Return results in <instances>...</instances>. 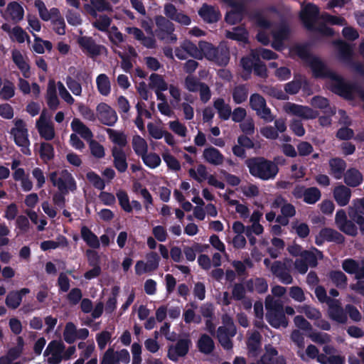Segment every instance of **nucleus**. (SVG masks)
<instances>
[{"label": "nucleus", "mask_w": 364, "mask_h": 364, "mask_svg": "<svg viewBox=\"0 0 364 364\" xmlns=\"http://www.w3.org/2000/svg\"><path fill=\"white\" fill-rule=\"evenodd\" d=\"M85 255L90 267H100V257L96 250L87 249Z\"/></svg>", "instance_id": "338daca9"}, {"label": "nucleus", "mask_w": 364, "mask_h": 364, "mask_svg": "<svg viewBox=\"0 0 364 364\" xmlns=\"http://www.w3.org/2000/svg\"><path fill=\"white\" fill-rule=\"evenodd\" d=\"M112 23V19L107 15H100L99 18L92 23V26L98 31L106 32Z\"/></svg>", "instance_id": "bf43d9fd"}, {"label": "nucleus", "mask_w": 364, "mask_h": 364, "mask_svg": "<svg viewBox=\"0 0 364 364\" xmlns=\"http://www.w3.org/2000/svg\"><path fill=\"white\" fill-rule=\"evenodd\" d=\"M293 51L311 68L313 75L316 78H328L331 80L332 75L336 73L330 70L318 58L313 55L306 44H297L293 48Z\"/></svg>", "instance_id": "f257e3e1"}, {"label": "nucleus", "mask_w": 364, "mask_h": 364, "mask_svg": "<svg viewBox=\"0 0 364 364\" xmlns=\"http://www.w3.org/2000/svg\"><path fill=\"white\" fill-rule=\"evenodd\" d=\"M350 213L356 214L357 215H363L364 216V198H357L353 200V206L349 207L348 210V216L350 217Z\"/></svg>", "instance_id": "774afa93"}, {"label": "nucleus", "mask_w": 364, "mask_h": 364, "mask_svg": "<svg viewBox=\"0 0 364 364\" xmlns=\"http://www.w3.org/2000/svg\"><path fill=\"white\" fill-rule=\"evenodd\" d=\"M311 104L315 108L323 109L325 114L333 115L336 113V112L333 110L330 106L328 100L326 97L321 96H314L311 99Z\"/></svg>", "instance_id": "ea45409f"}, {"label": "nucleus", "mask_w": 364, "mask_h": 364, "mask_svg": "<svg viewBox=\"0 0 364 364\" xmlns=\"http://www.w3.org/2000/svg\"><path fill=\"white\" fill-rule=\"evenodd\" d=\"M252 56L256 61V63L252 70L254 74L261 78H267L268 75L266 65L260 60L259 55L257 54V53L252 52Z\"/></svg>", "instance_id": "09e8293b"}, {"label": "nucleus", "mask_w": 364, "mask_h": 364, "mask_svg": "<svg viewBox=\"0 0 364 364\" xmlns=\"http://www.w3.org/2000/svg\"><path fill=\"white\" fill-rule=\"evenodd\" d=\"M150 82L149 86L151 89L155 90L166 91L168 89V85L164 77L157 73H152L149 77Z\"/></svg>", "instance_id": "49530a36"}, {"label": "nucleus", "mask_w": 364, "mask_h": 364, "mask_svg": "<svg viewBox=\"0 0 364 364\" xmlns=\"http://www.w3.org/2000/svg\"><path fill=\"white\" fill-rule=\"evenodd\" d=\"M236 329L234 326H220L218 329V338L222 347L225 350H230L233 347L230 337L235 335Z\"/></svg>", "instance_id": "f3484780"}, {"label": "nucleus", "mask_w": 364, "mask_h": 364, "mask_svg": "<svg viewBox=\"0 0 364 364\" xmlns=\"http://www.w3.org/2000/svg\"><path fill=\"white\" fill-rule=\"evenodd\" d=\"M267 105L266 100L261 95L258 93H254L251 95L250 97V106L252 109L255 112H258L259 109Z\"/></svg>", "instance_id": "052dcab7"}, {"label": "nucleus", "mask_w": 364, "mask_h": 364, "mask_svg": "<svg viewBox=\"0 0 364 364\" xmlns=\"http://www.w3.org/2000/svg\"><path fill=\"white\" fill-rule=\"evenodd\" d=\"M15 95L14 84L10 80H5L2 88L0 90V97L4 100H9Z\"/></svg>", "instance_id": "4d7b16f0"}, {"label": "nucleus", "mask_w": 364, "mask_h": 364, "mask_svg": "<svg viewBox=\"0 0 364 364\" xmlns=\"http://www.w3.org/2000/svg\"><path fill=\"white\" fill-rule=\"evenodd\" d=\"M81 238L86 245L92 249H98L100 247V240L97 236L86 225L80 228Z\"/></svg>", "instance_id": "a878e982"}, {"label": "nucleus", "mask_w": 364, "mask_h": 364, "mask_svg": "<svg viewBox=\"0 0 364 364\" xmlns=\"http://www.w3.org/2000/svg\"><path fill=\"white\" fill-rule=\"evenodd\" d=\"M330 90L334 94L346 100H353L356 95H360L363 88L356 82L347 81L342 76L336 73L332 75Z\"/></svg>", "instance_id": "7ed1b4c3"}, {"label": "nucleus", "mask_w": 364, "mask_h": 364, "mask_svg": "<svg viewBox=\"0 0 364 364\" xmlns=\"http://www.w3.org/2000/svg\"><path fill=\"white\" fill-rule=\"evenodd\" d=\"M11 134L14 136L15 144L17 146H21L23 148L21 151L25 154L29 155L31 152L28 149L30 141L28 139V130L21 131Z\"/></svg>", "instance_id": "f704fd0d"}, {"label": "nucleus", "mask_w": 364, "mask_h": 364, "mask_svg": "<svg viewBox=\"0 0 364 364\" xmlns=\"http://www.w3.org/2000/svg\"><path fill=\"white\" fill-rule=\"evenodd\" d=\"M333 197L340 206L346 205L351 197V191L344 185L336 186L333 190Z\"/></svg>", "instance_id": "b1692460"}, {"label": "nucleus", "mask_w": 364, "mask_h": 364, "mask_svg": "<svg viewBox=\"0 0 364 364\" xmlns=\"http://www.w3.org/2000/svg\"><path fill=\"white\" fill-rule=\"evenodd\" d=\"M191 344V341L188 338L179 339L174 346H170L167 357L171 360L176 362L178 357H183L188 353Z\"/></svg>", "instance_id": "ddd939ff"}, {"label": "nucleus", "mask_w": 364, "mask_h": 364, "mask_svg": "<svg viewBox=\"0 0 364 364\" xmlns=\"http://www.w3.org/2000/svg\"><path fill=\"white\" fill-rule=\"evenodd\" d=\"M77 329L75 325L72 322L66 323L64 331L63 338L64 341L69 344L73 343L77 338Z\"/></svg>", "instance_id": "3c124183"}, {"label": "nucleus", "mask_w": 364, "mask_h": 364, "mask_svg": "<svg viewBox=\"0 0 364 364\" xmlns=\"http://www.w3.org/2000/svg\"><path fill=\"white\" fill-rule=\"evenodd\" d=\"M65 345L60 341H52L48 345L44 355L46 356L50 353H63L65 350Z\"/></svg>", "instance_id": "680f3d73"}, {"label": "nucleus", "mask_w": 364, "mask_h": 364, "mask_svg": "<svg viewBox=\"0 0 364 364\" xmlns=\"http://www.w3.org/2000/svg\"><path fill=\"white\" fill-rule=\"evenodd\" d=\"M65 82L69 90L76 96L81 95L82 93V83L79 82L75 78H72L70 76H67Z\"/></svg>", "instance_id": "0e129e2a"}, {"label": "nucleus", "mask_w": 364, "mask_h": 364, "mask_svg": "<svg viewBox=\"0 0 364 364\" xmlns=\"http://www.w3.org/2000/svg\"><path fill=\"white\" fill-rule=\"evenodd\" d=\"M266 320L273 328H279L281 326L286 328L288 326V320L284 314L283 304L274 301L271 304H266Z\"/></svg>", "instance_id": "39448f33"}, {"label": "nucleus", "mask_w": 364, "mask_h": 364, "mask_svg": "<svg viewBox=\"0 0 364 364\" xmlns=\"http://www.w3.org/2000/svg\"><path fill=\"white\" fill-rule=\"evenodd\" d=\"M113 165L119 173H124L128 168L127 155L123 149L114 146L112 149Z\"/></svg>", "instance_id": "a211bd4d"}, {"label": "nucleus", "mask_w": 364, "mask_h": 364, "mask_svg": "<svg viewBox=\"0 0 364 364\" xmlns=\"http://www.w3.org/2000/svg\"><path fill=\"white\" fill-rule=\"evenodd\" d=\"M116 196L122 209L127 213H132V207L130 204L127 193L124 190H119L117 192Z\"/></svg>", "instance_id": "5fc2aeb1"}, {"label": "nucleus", "mask_w": 364, "mask_h": 364, "mask_svg": "<svg viewBox=\"0 0 364 364\" xmlns=\"http://www.w3.org/2000/svg\"><path fill=\"white\" fill-rule=\"evenodd\" d=\"M97 87L99 92L103 96H107L111 92V85L106 74H100L96 79Z\"/></svg>", "instance_id": "37998d69"}, {"label": "nucleus", "mask_w": 364, "mask_h": 364, "mask_svg": "<svg viewBox=\"0 0 364 364\" xmlns=\"http://www.w3.org/2000/svg\"><path fill=\"white\" fill-rule=\"evenodd\" d=\"M184 50H186V53L190 56L201 60L203 55V51L201 49L200 46V42L198 43V46H197L195 43L191 42V41H184L181 46Z\"/></svg>", "instance_id": "c9c22d12"}, {"label": "nucleus", "mask_w": 364, "mask_h": 364, "mask_svg": "<svg viewBox=\"0 0 364 364\" xmlns=\"http://www.w3.org/2000/svg\"><path fill=\"white\" fill-rule=\"evenodd\" d=\"M200 46L204 57L220 66H225L230 61V50L225 43L214 46L212 43L200 41Z\"/></svg>", "instance_id": "20e7f679"}, {"label": "nucleus", "mask_w": 364, "mask_h": 364, "mask_svg": "<svg viewBox=\"0 0 364 364\" xmlns=\"http://www.w3.org/2000/svg\"><path fill=\"white\" fill-rule=\"evenodd\" d=\"M226 37L231 40L240 42L247 41V32L245 28L242 27H236L232 31H228Z\"/></svg>", "instance_id": "864d4df0"}, {"label": "nucleus", "mask_w": 364, "mask_h": 364, "mask_svg": "<svg viewBox=\"0 0 364 364\" xmlns=\"http://www.w3.org/2000/svg\"><path fill=\"white\" fill-rule=\"evenodd\" d=\"M198 15L204 21L209 23L217 22L221 17L220 12L214 6L203 4L198 11Z\"/></svg>", "instance_id": "412c9836"}, {"label": "nucleus", "mask_w": 364, "mask_h": 364, "mask_svg": "<svg viewBox=\"0 0 364 364\" xmlns=\"http://www.w3.org/2000/svg\"><path fill=\"white\" fill-rule=\"evenodd\" d=\"M213 107L217 110L220 119L225 121L230 119L232 113L231 107L225 103L223 98L218 97L215 100Z\"/></svg>", "instance_id": "c756f323"}, {"label": "nucleus", "mask_w": 364, "mask_h": 364, "mask_svg": "<svg viewBox=\"0 0 364 364\" xmlns=\"http://www.w3.org/2000/svg\"><path fill=\"white\" fill-rule=\"evenodd\" d=\"M203 157L207 162L215 166L222 164L224 160V156L221 152L213 146L204 149Z\"/></svg>", "instance_id": "cd10ccee"}, {"label": "nucleus", "mask_w": 364, "mask_h": 364, "mask_svg": "<svg viewBox=\"0 0 364 364\" xmlns=\"http://www.w3.org/2000/svg\"><path fill=\"white\" fill-rule=\"evenodd\" d=\"M60 176L55 182L54 186H57L58 191L63 193H69V191L73 192L77 189L76 181L67 169H63L60 173Z\"/></svg>", "instance_id": "f8f14e48"}, {"label": "nucleus", "mask_w": 364, "mask_h": 364, "mask_svg": "<svg viewBox=\"0 0 364 364\" xmlns=\"http://www.w3.org/2000/svg\"><path fill=\"white\" fill-rule=\"evenodd\" d=\"M265 352L261 356L259 363L260 364H274L277 358L279 356L278 350L271 345H266Z\"/></svg>", "instance_id": "79ce46f5"}, {"label": "nucleus", "mask_w": 364, "mask_h": 364, "mask_svg": "<svg viewBox=\"0 0 364 364\" xmlns=\"http://www.w3.org/2000/svg\"><path fill=\"white\" fill-rule=\"evenodd\" d=\"M107 133L112 141L115 144H117L119 146V148L122 149L127 145V138L123 132H119L112 129H107Z\"/></svg>", "instance_id": "8fccbe9b"}, {"label": "nucleus", "mask_w": 364, "mask_h": 364, "mask_svg": "<svg viewBox=\"0 0 364 364\" xmlns=\"http://www.w3.org/2000/svg\"><path fill=\"white\" fill-rule=\"evenodd\" d=\"M78 44L83 50L92 55H98L100 53V46L92 37L82 36L80 38Z\"/></svg>", "instance_id": "bb28decb"}, {"label": "nucleus", "mask_w": 364, "mask_h": 364, "mask_svg": "<svg viewBox=\"0 0 364 364\" xmlns=\"http://www.w3.org/2000/svg\"><path fill=\"white\" fill-rule=\"evenodd\" d=\"M132 148L135 154L141 158L148 151V145L146 140L139 135L133 136Z\"/></svg>", "instance_id": "a18cd8bd"}, {"label": "nucleus", "mask_w": 364, "mask_h": 364, "mask_svg": "<svg viewBox=\"0 0 364 364\" xmlns=\"http://www.w3.org/2000/svg\"><path fill=\"white\" fill-rule=\"evenodd\" d=\"M43 110L36 122V127L40 136L47 141H50L55 137V130L53 124L47 122Z\"/></svg>", "instance_id": "dca6fc26"}, {"label": "nucleus", "mask_w": 364, "mask_h": 364, "mask_svg": "<svg viewBox=\"0 0 364 364\" xmlns=\"http://www.w3.org/2000/svg\"><path fill=\"white\" fill-rule=\"evenodd\" d=\"M328 316L329 318L338 323L344 324L348 321L346 310L341 306L338 299H329L328 304Z\"/></svg>", "instance_id": "9d476101"}, {"label": "nucleus", "mask_w": 364, "mask_h": 364, "mask_svg": "<svg viewBox=\"0 0 364 364\" xmlns=\"http://www.w3.org/2000/svg\"><path fill=\"white\" fill-rule=\"evenodd\" d=\"M146 262H145L146 266L149 272H153L158 269L160 257L156 252H151L146 255Z\"/></svg>", "instance_id": "e2e57ef3"}, {"label": "nucleus", "mask_w": 364, "mask_h": 364, "mask_svg": "<svg viewBox=\"0 0 364 364\" xmlns=\"http://www.w3.org/2000/svg\"><path fill=\"white\" fill-rule=\"evenodd\" d=\"M68 71L72 78H75L79 82L82 83L83 85L87 86L92 83V77L86 70L83 69L78 70L75 67L71 66Z\"/></svg>", "instance_id": "72a5a7b5"}, {"label": "nucleus", "mask_w": 364, "mask_h": 364, "mask_svg": "<svg viewBox=\"0 0 364 364\" xmlns=\"http://www.w3.org/2000/svg\"><path fill=\"white\" fill-rule=\"evenodd\" d=\"M270 271L282 284H290L293 282L289 269L284 262L278 260L274 261L270 267Z\"/></svg>", "instance_id": "4468645a"}, {"label": "nucleus", "mask_w": 364, "mask_h": 364, "mask_svg": "<svg viewBox=\"0 0 364 364\" xmlns=\"http://www.w3.org/2000/svg\"><path fill=\"white\" fill-rule=\"evenodd\" d=\"M255 63L256 61L254 58H252V55L250 56H244L241 58L240 65L245 72V73L242 75L244 80H247L250 77Z\"/></svg>", "instance_id": "de8ad7c7"}, {"label": "nucleus", "mask_w": 364, "mask_h": 364, "mask_svg": "<svg viewBox=\"0 0 364 364\" xmlns=\"http://www.w3.org/2000/svg\"><path fill=\"white\" fill-rule=\"evenodd\" d=\"M331 173L336 179L342 178L346 168V162L341 158H333L329 161Z\"/></svg>", "instance_id": "7c9ffc66"}, {"label": "nucleus", "mask_w": 364, "mask_h": 364, "mask_svg": "<svg viewBox=\"0 0 364 364\" xmlns=\"http://www.w3.org/2000/svg\"><path fill=\"white\" fill-rule=\"evenodd\" d=\"M87 179L97 189L102 191L105 188L104 180L95 171H89L86 174Z\"/></svg>", "instance_id": "13d9d810"}, {"label": "nucleus", "mask_w": 364, "mask_h": 364, "mask_svg": "<svg viewBox=\"0 0 364 364\" xmlns=\"http://www.w3.org/2000/svg\"><path fill=\"white\" fill-rule=\"evenodd\" d=\"M319 8L312 3L306 5L300 14V19L304 27L312 31L314 28V24L319 18Z\"/></svg>", "instance_id": "1a4fd4ad"}, {"label": "nucleus", "mask_w": 364, "mask_h": 364, "mask_svg": "<svg viewBox=\"0 0 364 364\" xmlns=\"http://www.w3.org/2000/svg\"><path fill=\"white\" fill-rule=\"evenodd\" d=\"M71 128L85 140H90L93 136L91 130L77 118L73 119Z\"/></svg>", "instance_id": "e433bc0d"}, {"label": "nucleus", "mask_w": 364, "mask_h": 364, "mask_svg": "<svg viewBox=\"0 0 364 364\" xmlns=\"http://www.w3.org/2000/svg\"><path fill=\"white\" fill-rule=\"evenodd\" d=\"M97 112L99 121L105 125L113 127L118 119L115 110L105 102L97 105Z\"/></svg>", "instance_id": "9b49d317"}, {"label": "nucleus", "mask_w": 364, "mask_h": 364, "mask_svg": "<svg viewBox=\"0 0 364 364\" xmlns=\"http://www.w3.org/2000/svg\"><path fill=\"white\" fill-rule=\"evenodd\" d=\"M141 159L144 164L150 168L158 167L161 162L160 156L156 153H146L142 156Z\"/></svg>", "instance_id": "6e6d98bb"}, {"label": "nucleus", "mask_w": 364, "mask_h": 364, "mask_svg": "<svg viewBox=\"0 0 364 364\" xmlns=\"http://www.w3.org/2000/svg\"><path fill=\"white\" fill-rule=\"evenodd\" d=\"M289 110L293 114L305 119H313L318 117V111L314 110L307 106H302L296 104H290Z\"/></svg>", "instance_id": "6ab92c4d"}, {"label": "nucleus", "mask_w": 364, "mask_h": 364, "mask_svg": "<svg viewBox=\"0 0 364 364\" xmlns=\"http://www.w3.org/2000/svg\"><path fill=\"white\" fill-rule=\"evenodd\" d=\"M47 104L50 109H56L59 105V100L57 96L56 88L54 82H50L48 83L47 94H46Z\"/></svg>", "instance_id": "c03bdc74"}, {"label": "nucleus", "mask_w": 364, "mask_h": 364, "mask_svg": "<svg viewBox=\"0 0 364 364\" xmlns=\"http://www.w3.org/2000/svg\"><path fill=\"white\" fill-rule=\"evenodd\" d=\"M29 292L30 289L28 288H22L18 291L13 290L9 291L5 299L6 305L11 309H17L22 301L23 296Z\"/></svg>", "instance_id": "aec40b11"}, {"label": "nucleus", "mask_w": 364, "mask_h": 364, "mask_svg": "<svg viewBox=\"0 0 364 364\" xmlns=\"http://www.w3.org/2000/svg\"><path fill=\"white\" fill-rule=\"evenodd\" d=\"M362 173L355 168L348 169L344 174L345 183L350 187H357L363 182Z\"/></svg>", "instance_id": "c85d7f7f"}, {"label": "nucleus", "mask_w": 364, "mask_h": 364, "mask_svg": "<svg viewBox=\"0 0 364 364\" xmlns=\"http://www.w3.org/2000/svg\"><path fill=\"white\" fill-rule=\"evenodd\" d=\"M328 278L338 289H344L348 285V278L341 270H331L328 274Z\"/></svg>", "instance_id": "2f4dec72"}, {"label": "nucleus", "mask_w": 364, "mask_h": 364, "mask_svg": "<svg viewBox=\"0 0 364 364\" xmlns=\"http://www.w3.org/2000/svg\"><path fill=\"white\" fill-rule=\"evenodd\" d=\"M38 153L41 159L44 164H48L53 160L55 156L54 147L51 144L48 142L41 143Z\"/></svg>", "instance_id": "a19ab883"}, {"label": "nucleus", "mask_w": 364, "mask_h": 364, "mask_svg": "<svg viewBox=\"0 0 364 364\" xmlns=\"http://www.w3.org/2000/svg\"><path fill=\"white\" fill-rule=\"evenodd\" d=\"M325 242H333L336 245H343L345 237L338 230L331 228H323L315 237V244L321 246Z\"/></svg>", "instance_id": "6e6552de"}, {"label": "nucleus", "mask_w": 364, "mask_h": 364, "mask_svg": "<svg viewBox=\"0 0 364 364\" xmlns=\"http://www.w3.org/2000/svg\"><path fill=\"white\" fill-rule=\"evenodd\" d=\"M335 45L338 50V55L339 60L343 63L351 65V67L353 68V63H355L353 60V46L350 44L342 40L335 41Z\"/></svg>", "instance_id": "2eb2a0df"}, {"label": "nucleus", "mask_w": 364, "mask_h": 364, "mask_svg": "<svg viewBox=\"0 0 364 364\" xmlns=\"http://www.w3.org/2000/svg\"><path fill=\"white\" fill-rule=\"evenodd\" d=\"M245 164L252 176L263 181L274 179L279 172L277 164L264 157L250 158Z\"/></svg>", "instance_id": "f03ea898"}, {"label": "nucleus", "mask_w": 364, "mask_h": 364, "mask_svg": "<svg viewBox=\"0 0 364 364\" xmlns=\"http://www.w3.org/2000/svg\"><path fill=\"white\" fill-rule=\"evenodd\" d=\"M197 347L200 353L209 355L214 350L215 343L210 336L204 333L199 338Z\"/></svg>", "instance_id": "473e14b6"}, {"label": "nucleus", "mask_w": 364, "mask_h": 364, "mask_svg": "<svg viewBox=\"0 0 364 364\" xmlns=\"http://www.w3.org/2000/svg\"><path fill=\"white\" fill-rule=\"evenodd\" d=\"M321 197V191L316 187L307 188L304 202L313 205L318 202Z\"/></svg>", "instance_id": "603ef678"}, {"label": "nucleus", "mask_w": 364, "mask_h": 364, "mask_svg": "<svg viewBox=\"0 0 364 364\" xmlns=\"http://www.w3.org/2000/svg\"><path fill=\"white\" fill-rule=\"evenodd\" d=\"M289 28L286 23H282L278 28L272 31L273 43L272 47L276 50H279L283 44V41L287 39L289 35Z\"/></svg>", "instance_id": "4be33fe9"}, {"label": "nucleus", "mask_w": 364, "mask_h": 364, "mask_svg": "<svg viewBox=\"0 0 364 364\" xmlns=\"http://www.w3.org/2000/svg\"><path fill=\"white\" fill-rule=\"evenodd\" d=\"M11 58L13 62L21 70L23 77L29 78L31 76V68L29 64L24 60V58L21 53L16 49L12 50Z\"/></svg>", "instance_id": "5701e85b"}, {"label": "nucleus", "mask_w": 364, "mask_h": 364, "mask_svg": "<svg viewBox=\"0 0 364 364\" xmlns=\"http://www.w3.org/2000/svg\"><path fill=\"white\" fill-rule=\"evenodd\" d=\"M155 23L157 27L155 33L161 41H166L167 43H174L177 41V36L174 34V24L163 16L155 17Z\"/></svg>", "instance_id": "423d86ee"}, {"label": "nucleus", "mask_w": 364, "mask_h": 364, "mask_svg": "<svg viewBox=\"0 0 364 364\" xmlns=\"http://www.w3.org/2000/svg\"><path fill=\"white\" fill-rule=\"evenodd\" d=\"M6 11L15 22H19L23 18V8L16 1L10 2L7 5Z\"/></svg>", "instance_id": "58836bf2"}, {"label": "nucleus", "mask_w": 364, "mask_h": 364, "mask_svg": "<svg viewBox=\"0 0 364 364\" xmlns=\"http://www.w3.org/2000/svg\"><path fill=\"white\" fill-rule=\"evenodd\" d=\"M262 336L258 331L253 332L247 341L248 354L252 357H257L261 350Z\"/></svg>", "instance_id": "393cba45"}, {"label": "nucleus", "mask_w": 364, "mask_h": 364, "mask_svg": "<svg viewBox=\"0 0 364 364\" xmlns=\"http://www.w3.org/2000/svg\"><path fill=\"white\" fill-rule=\"evenodd\" d=\"M162 158L166 164L168 168L177 171L181 169L179 161L171 154L165 152L162 154Z\"/></svg>", "instance_id": "69168bd1"}, {"label": "nucleus", "mask_w": 364, "mask_h": 364, "mask_svg": "<svg viewBox=\"0 0 364 364\" xmlns=\"http://www.w3.org/2000/svg\"><path fill=\"white\" fill-rule=\"evenodd\" d=\"M335 223L338 230L347 235L355 237L358 235L356 223L351 218L348 219L343 209L337 210L335 215Z\"/></svg>", "instance_id": "0eeeda50"}, {"label": "nucleus", "mask_w": 364, "mask_h": 364, "mask_svg": "<svg viewBox=\"0 0 364 364\" xmlns=\"http://www.w3.org/2000/svg\"><path fill=\"white\" fill-rule=\"evenodd\" d=\"M249 94L248 85L240 84L235 86L232 90V99L235 104L240 105L247 100Z\"/></svg>", "instance_id": "4c0bfd02"}]
</instances>
